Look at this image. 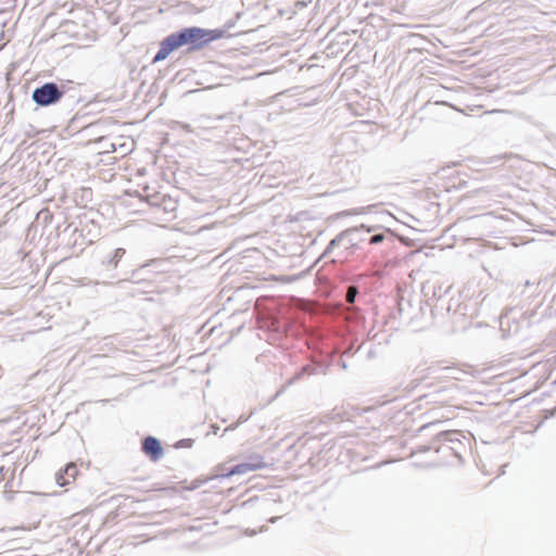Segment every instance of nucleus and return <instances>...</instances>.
Listing matches in <instances>:
<instances>
[{
	"instance_id": "5",
	"label": "nucleus",
	"mask_w": 556,
	"mask_h": 556,
	"mask_svg": "<svg viewBox=\"0 0 556 556\" xmlns=\"http://www.w3.org/2000/svg\"><path fill=\"white\" fill-rule=\"evenodd\" d=\"M78 472L76 464L68 463L63 470L56 473L55 481L60 486H66L75 481Z\"/></svg>"
},
{
	"instance_id": "6",
	"label": "nucleus",
	"mask_w": 556,
	"mask_h": 556,
	"mask_svg": "<svg viewBox=\"0 0 556 556\" xmlns=\"http://www.w3.org/2000/svg\"><path fill=\"white\" fill-rule=\"evenodd\" d=\"M125 255V250L124 249H116L113 253V256L111 257L110 260V264L113 266V267H117L119 261L122 260V257Z\"/></svg>"
},
{
	"instance_id": "9",
	"label": "nucleus",
	"mask_w": 556,
	"mask_h": 556,
	"mask_svg": "<svg viewBox=\"0 0 556 556\" xmlns=\"http://www.w3.org/2000/svg\"><path fill=\"white\" fill-rule=\"evenodd\" d=\"M131 146H132V143H131V142L121 144V146H119V148H121V154H122V155L127 154V152H129V151L131 150Z\"/></svg>"
},
{
	"instance_id": "4",
	"label": "nucleus",
	"mask_w": 556,
	"mask_h": 556,
	"mask_svg": "<svg viewBox=\"0 0 556 556\" xmlns=\"http://www.w3.org/2000/svg\"><path fill=\"white\" fill-rule=\"evenodd\" d=\"M142 452L152 460L157 462L163 456V447L154 437H147L142 442Z\"/></svg>"
},
{
	"instance_id": "3",
	"label": "nucleus",
	"mask_w": 556,
	"mask_h": 556,
	"mask_svg": "<svg viewBox=\"0 0 556 556\" xmlns=\"http://www.w3.org/2000/svg\"><path fill=\"white\" fill-rule=\"evenodd\" d=\"M266 467L263 456L258 454L251 455L245 463L233 466L229 471L225 472L223 477L229 478L232 476H242L252 471L261 470Z\"/></svg>"
},
{
	"instance_id": "1",
	"label": "nucleus",
	"mask_w": 556,
	"mask_h": 556,
	"mask_svg": "<svg viewBox=\"0 0 556 556\" xmlns=\"http://www.w3.org/2000/svg\"><path fill=\"white\" fill-rule=\"evenodd\" d=\"M222 35L223 30H207L195 26L172 33L161 41L160 49L152 63L164 61L172 52L186 45H189L191 50L200 49L204 45L220 38Z\"/></svg>"
},
{
	"instance_id": "2",
	"label": "nucleus",
	"mask_w": 556,
	"mask_h": 556,
	"mask_svg": "<svg viewBox=\"0 0 556 556\" xmlns=\"http://www.w3.org/2000/svg\"><path fill=\"white\" fill-rule=\"evenodd\" d=\"M65 94L64 86L56 83H45L34 89L31 99L39 106H49L58 103Z\"/></svg>"
},
{
	"instance_id": "11",
	"label": "nucleus",
	"mask_w": 556,
	"mask_h": 556,
	"mask_svg": "<svg viewBox=\"0 0 556 556\" xmlns=\"http://www.w3.org/2000/svg\"><path fill=\"white\" fill-rule=\"evenodd\" d=\"M182 128H184L186 131H188V132H190V131H191V127H190V125H188V124H182Z\"/></svg>"
},
{
	"instance_id": "10",
	"label": "nucleus",
	"mask_w": 556,
	"mask_h": 556,
	"mask_svg": "<svg viewBox=\"0 0 556 556\" xmlns=\"http://www.w3.org/2000/svg\"><path fill=\"white\" fill-rule=\"evenodd\" d=\"M382 240H383L382 235H376V236L371 237L370 243L375 244V243L381 242Z\"/></svg>"
},
{
	"instance_id": "13",
	"label": "nucleus",
	"mask_w": 556,
	"mask_h": 556,
	"mask_svg": "<svg viewBox=\"0 0 556 556\" xmlns=\"http://www.w3.org/2000/svg\"><path fill=\"white\" fill-rule=\"evenodd\" d=\"M143 172H144V169L142 168V169H139V170L137 172V174L142 175V174H144Z\"/></svg>"
},
{
	"instance_id": "12",
	"label": "nucleus",
	"mask_w": 556,
	"mask_h": 556,
	"mask_svg": "<svg viewBox=\"0 0 556 556\" xmlns=\"http://www.w3.org/2000/svg\"><path fill=\"white\" fill-rule=\"evenodd\" d=\"M111 148H112L113 151H116L115 143H111Z\"/></svg>"
},
{
	"instance_id": "8",
	"label": "nucleus",
	"mask_w": 556,
	"mask_h": 556,
	"mask_svg": "<svg viewBox=\"0 0 556 556\" xmlns=\"http://www.w3.org/2000/svg\"><path fill=\"white\" fill-rule=\"evenodd\" d=\"M131 146H132V143H131V142L121 144V146H119V148H121V154H122V155L127 154V152H129V151L131 150Z\"/></svg>"
},
{
	"instance_id": "7",
	"label": "nucleus",
	"mask_w": 556,
	"mask_h": 556,
	"mask_svg": "<svg viewBox=\"0 0 556 556\" xmlns=\"http://www.w3.org/2000/svg\"><path fill=\"white\" fill-rule=\"evenodd\" d=\"M355 294H356V289L354 287H350L348 290V293H346V301L349 303L354 302Z\"/></svg>"
}]
</instances>
